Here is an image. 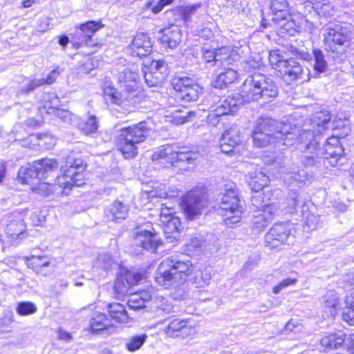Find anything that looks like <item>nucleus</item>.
Here are the masks:
<instances>
[{"label":"nucleus","instance_id":"f257e3e1","mask_svg":"<svg viewBox=\"0 0 354 354\" xmlns=\"http://www.w3.org/2000/svg\"><path fill=\"white\" fill-rule=\"evenodd\" d=\"M297 131L296 125L279 122L268 117H261L257 121L252 138L257 147H263L275 140H283L285 145H290L293 143L290 141L295 139Z\"/></svg>","mask_w":354,"mask_h":354},{"label":"nucleus","instance_id":"f03ea898","mask_svg":"<svg viewBox=\"0 0 354 354\" xmlns=\"http://www.w3.org/2000/svg\"><path fill=\"white\" fill-rule=\"evenodd\" d=\"M193 271L194 266L190 260L169 257L165 259L158 266L156 281L160 286L168 288L185 281Z\"/></svg>","mask_w":354,"mask_h":354},{"label":"nucleus","instance_id":"7ed1b4c3","mask_svg":"<svg viewBox=\"0 0 354 354\" xmlns=\"http://www.w3.org/2000/svg\"><path fill=\"white\" fill-rule=\"evenodd\" d=\"M243 99V102L258 101L261 98L268 100L278 95V89L274 82L263 74L254 73L248 75L238 93Z\"/></svg>","mask_w":354,"mask_h":354},{"label":"nucleus","instance_id":"20e7f679","mask_svg":"<svg viewBox=\"0 0 354 354\" xmlns=\"http://www.w3.org/2000/svg\"><path fill=\"white\" fill-rule=\"evenodd\" d=\"M149 131L144 121L120 129L116 145L125 158H133L138 154V145L147 139Z\"/></svg>","mask_w":354,"mask_h":354},{"label":"nucleus","instance_id":"39448f33","mask_svg":"<svg viewBox=\"0 0 354 354\" xmlns=\"http://www.w3.org/2000/svg\"><path fill=\"white\" fill-rule=\"evenodd\" d=\"M59 167L55 159L44 158L34 161L28 166H22L18 171V178L24 184L30 185L41 178H47L52 175Z\"/></svg>","mask_w":354,"mask_h":354},{"label":"nucleus","instance_id":"423d86ee","mask_svg":"<svg viewBox=\"0 0 354 354\" xmlns=\"http://www.w3.org/2000/svg\"><path fill=\"white\" fill-rule=\"evenodd\" d=\"M243 212L238 190L230 186L222 197L218 213L223 218L225 224L229 227H232L241 221Z\"/></svg>","mask_w":354,"mask_h":354},{"label":"nucleus","instance_id":"0eeeda50","mask_svg":"<svg viewBox=\"0 0 354 354\" xmlns=\"http://www.w3.org/2000/svg\"><path fill=\"white\" fill-rule=\"evenodd\" d=\"M330 115L328 111H321L317 112L312 118L310 119L309 123L304 124L301 131L298 127L297 132V139L300 140L308 141L309 139L313 140V136L317 138V140L320 141V135L325 131L330 122Z\"/></svg>","mask_w":354,"mask_h":354},{"label":"nucleus","instance_id":"6e6552de","mask_svg":"<svg viewBox=\"0 0 354 354\" xmlns=\"http://www.w3.org/2000/svg\"><path fill=\"white\" fill-rule=\"evenodd\" d=\"M324 44L328 52L339 53L350 40L347 28L338 24H329L324 29Z\"/></svg>","mask_w":354,"mask_h":354},{"label":"nucleus","instance_id":"1a4fd4ad","mask_svg":"<svg viewBox=\"0 0 354 354\" xmlns=\"http://www.w3.org/2000/svg\"><path fill=\"white\" fill-rule=\"evenodd\" d=\"M296 138L297 136H295L294 140L300 145L299 149L306 150V154L301 158V162L304 167L306 168L320 167L322 164L326 166V162L323 157V150L320 149L319 147V141L317 140V137L313 136V140L309 139L308 141H306L305 139L302 141Z\"/></svg>","mask_w":354,"mask_h":354},{"label":"nucleus","instance_id":"9d476101","mask_svg":"<svg viewBox=\"0 0 354 354\" xmlns=\"http://www.w3.org/2000/svg\"><path fill=\"white\" fill-rule=\"evenodd\" d=\"M5 233L12 240L23 239L27 235L26 225L21 213L8 214L1 221Z\"/></svg>","mask_w":354,"mask_h":354},{"label":"nucleus","instance_id":"9b49d317","mask_svg":"<svg viewBox=\"0 0 354 354\" xmlns=\"http://www.w3.org/2000/svg\"><path fill=\"white\" fill-rule=\"evenodd\" d=\"M243 104V99L238 93L227 96L220 102L215 109L210 111L207 117L208 121L212 124H216L218 122V118L219 117L234 114Z\"/></svg>","mask_w":354,"mask_h":354},{"label":"nucleus","instance_id":"f8f14e48","mask_svg":"<svg viewBox=\"0 0 354 354\" xmlns=\"http://www.w3.org/2000/svg\"><path fill=\"white\" fill-rule=\"evenodd\" d=\"M205 203L201 190L194 189L188 192L183 200V207L187 218L189 220L197 218L205 207Z\"/></svg>","mask_w":354,"mask_h":354},{"label":"nucleus","instance_id":"ddd939ff","mask_svg":"<svg viewBox=\"0 0 354 354\" xmlns=\"http://www.w3.org/2000/svg\"><path fill=\"white\" fill-rule=\"evenodd\" d=\"M256 193L251 198L252 205L258 209L254 215V224L257 228H261L272 220L274 207L264 201L261 193Z\"/></svg>","mask_w":354,"mask_h":354},{"label":"nucleus","instance_id":"4468645a","mask_svg":"<svg viewBox=\"0 0 354 354\" xmlns=\"http://www.w3.org/2000/svg\"><path fill=\"white\" fill-rule=\"evenodd\" d=\"M144 77L149 86L161 84L169 75V66L165 59L153 60L149 71L144 72Z\"/></svg>","mask_w":354,"mask_h":354},{"label":"nucleus","instance_id":"2eb2a0df","mask_svg":"<svg viewBox=\"0 0 354 354\" xmlns=\"http://www.w3.org/2000/svg\"><path fill=\"white\" fill-rule=\"evenodd\" d=\"M140 273L129 270L122 271L117 277L114 285L115 295L117 297H123L129 292L131 286L136 285L142 280Z\"/></svg>","mask_w":354,"mask_h":354},{"label":"nucleus","instance_id":"dca6fc26","mask_svg":"<svg viewBox=\"0 0 354 354\" xmlns=\"http://www.w3.org/2000/svg\"><path fill=\"white\" fill-rule=\"evenodd\" d=\"M160 244L158 234L146 230L136 232L133 239V245L140 248L137 250V253L141 252L142 250L155 252Z\"/></svg>","mask_w":354,"mask_h":354},{"label":"nucleus","instance_id":"f3484780","mask_svg":"<svg viewBox=\"0 0 354 354\" xmlns=\"http://www.w3.org/2000/svg\"><path fill=\"white\" fill-rule=\"evenodd\" d=\"M289 235L287 224H274L265 236V245L270 249L277 248L286 243Z\"/></svg>","mask_w":354,"mask_h":354},{"label":"nucleus","instance_id":"a211bd4d","mask_svg":"<svg viewBox=\"0 0 354 354\" xmlns=\"http://www.w3.org/2000/svg\"><path fill=\"white\" fill-rule=\"evenodd\" d=\"M241 138L239 130L232 127L225 131L220 139V148L223 153L227 154H236L240 152Z\"/></svg>","mask_w":354,"mask_h":354},{"label":"nucleus","instance_id":"6ab92c4d","mask_svg":"<svg viewBox=\"0 0 354 354\" xmlns=\"http://www.w3.org/2000/svg\"><path fill=\"white\" fill-rule=\"evenodd\" d=\"M152 42L149 37L142 32L138 33L128 46V50L133 57L147 56L152 51Z\"/></svg>","mask_w":354,"mask_h":354},{"label":"nucleus","instance_id":"aec40b11","mask_svg":"<svg viewBox=\"0 0 354 354\" xmlns=\"http://www.w3.org/2000/svg\"><path fill=\"white\" fill-rule=\"evenodd\" d=\"M320 149L323 150V157L325 162L326 164L329 163L332 166L337 164V158L340 157L344 152L339 139L337 136L328 138L325 145Z\"/></svg>","mask_w":354,"mask_h":354},{"label":"nucleus","instance_id":"412c9836","mask_svg":"<svg viewBox=\"0 0 354 354\" xmlns=\"http://www.w3.org/2000/svg\"><path fill=\"white\" fill-rule=\"evenodd\" d=\"M122 90L118 93L113 88H107L105 90V95L111 102L120 106H127L137 96V88L130 90L124 87H122Z\"/></svg>","mask_w":354,"mask_h":354},{"label":"nucleus","instance_id":"4be33fe9","mask_svg":"<svg viewBox=\"0 0 354 354\" xmlns=\"http://www.w3.org/2000/svg\"><path fill=\"white\" fill-rule=\"evenodd\" d=\"M285 166L279 167L280 177L288 185L297 184L300 186L311 180L313 176L304 169L295 171Z\"/></svg>","mask_w":354,"mask_h":354},{"label":"nucleus","instance_id":"5701e85b","mask_svg":"<svg viewBox=\"0 0 354 354\" xmlns=\"http://www.w3.org/2000/svg\"><path fill=\"white\" fill-rule=\"evenodd\" d=\"M198 158V152L183 148L182 150L178 151H173L170 160L172 166L179 167L181 169H187V167L185 165H194Z\"/></svg>","mask_w":354,"mask_h":354},{"label":"nucleus","instance_id":"b1692460","mask_svg":"<svg viewBox=\"0 0 354 354\" xmlns=\"http://www.w3.org/2000/svg\"><path fill=\"white\" fill-rule=\"evenodd\" d=\"M302 72L301 64L292 58L286 59L284 62L279 64V73L286 82H291L297 80Z\"/></svg>","mask_w":354,"mask_h":354},{"label":"nucleus","instance_id":"393cba45","mask_svg":"<svg viewBox=\"0 0 354 354\" xmlns=\"http://www.w3.org/2000/svg\"><path fill=\"white\" fill-rule=\"evenodd\" d=\"M113 330L111 321L104 313H94L89 322L88 330L93 334L106 333Z\"/></svg>","mask_w":354,"mask_h":354},{"label":"nucleus","instance_id":"a878e982","mask_svg":"<svg viewBox=\"0 0 354 354\" xmlns=\"http://www.w3.org/2000/svg\"><path fill=\"white\" fill-rule=\"evenodd\" d=\"M159 37L160 42L165 46L171 49L176 48L181 40V31L179 27L172 24L162 29Z\"/></svg>","mask_w":354,"mask_h":354},{"label":"nucleus","instance_id":"bb28decb","mask_svg":"<svg viewBox=\"0 0 354 354\" xmlns=\"http://www.w3.org/2000/svg\"><path fill=\"white\" fill-rule=\"evenodd\" d=\"M84 167L81 160H75L74 164L71 165L66 171V178L70 180L71 188L72 187H81L84 185Z\"/></svg>","mask_w":354,"mask_h":354},{"label":"nucleus","instance_id":"cd10ccee","mask_svg":"<svg viewBox=\"0 0 354 354\" xmlns=\"http://www.w3.org/2000/svg\"><path fill=\"white\" fill-rule=\"evenodd\" d=\"M240 59L237 51L229 46H223L216 49V66H230Z\"/></svg>","mask_w":354,"mask_h":354},{"label":"nucleus","instance_id":"c85d7f7f","mask_svg":"<svg viewBox=\"0 0 354 354\" xmlns=\"http://www.w3.org/2000/svg\"><path fill=\"white\" fill-rule=\"evenodd\" d=\"M129 214V208L123 203L116 201L105 210L106 218L109 221L118 222L125 219Z\"/></svg>","mask_w":354,"mask_h":354},{"label":"nucleus","instance_id":"c756f323","mask_svg":"<svg viewBox=\"0 0 354 354\" xmlns=\"http://www.w3.org/2000/svg\"><path fill=\"white\" fill-rule=\"evenodd\" d=\"M104 25L100 21H88L82 24L77 28L75 35L80 37L83 41L90 39L95 32L101 29Z\"/></svg>","mask_w":354,"mask_h":354},{"label":"nucleus","instance_id":"7c9ffc66","mask_svg":"<svg viewBox=\"0 0 354 354\" xmlns=\"http://www.w3.org/2000/svg\"><path fill=\"white\" fill-rule=\"evenodd\" d=\"M108 313L111 318L115 322L127 323L131 318L125 307L120 303H111L108 306Z\"/></svg>","mask_w":354,"mask_h":354},{"label":"nucleus","instance_id":"2f4dec72","mask_svg":"<svg viewBox=\"0 0 354 354\" xmlns=\"http://www.w3.org/2000/svg\"><path fill=\"white\" fill-rule=\"evenodd\" d=\"M138 79V74L132 68H125L119 74V82L121 87H124L130 90L137 88L136 81Z\"/></svg>","mask_w":354,"mask_h":354},{"label":"nucleus","instance_id":"473e14b6","mask_svg":"<svg viewBox=\"0 0 354 354\" xmlns=\"http://www.w3.org/2000/svg\"><path fill=\"white\" fill-rule=\"evenodd\" d=\"M346 335L343 331H338L324 336L321 340V345L327 349L337 348L344 342Z\"/></svg>","mask_w":354,"mask_h":354},{"label":"nucleus","instance_id":"72a5a7b5","mask_svg":"<svg viewBox=\"0 0 354 354\" xmlns=\"http://www.w3.org/2000/svg\"><path fill=\"white\" fill-rule=\"evenodd\" d=\"M50 261L46 256L32 255L27 258V266L37 274L46 275L44 268L49 266Z\"/></svg>","mask_w":354,"mask_h":354},{"label":"nucleus","instance_id":"f704fd0d","mask_svg":"<svg viewBox=\"0 0 354 354\" xmlns=\"http://www.w3.org/2000/svg\"><path fill=\"white\" fill-rule=\"evenodd\" d=\"M151 295L146 291L130 294L127 301L130 309L136 310L145 307V303L151 299Z\"/></svg>","mask_w":354,"mask_h":354},{"label":"nucleus","instance_id":"c9c22d12","mask_svg":"<svg viewBox=\"0 0 354 354\" xmlns=\"http://www.w3.org/2000/svg\"><path fill=\"white\" fill-rule=\"evenodd\" d=\"M270 10L274 17L272 20L279 23L281 20H285L288 15V3L286 0H270Z\"/></svg>","mask_w":354,"mask_h":354},{"label":"nucleus","instance_id":"e433bc0d","mask_svg":"<svg viewBox=\"0 0 354 354\" xmlns=\"http://www.w3.org/2000/svg\"><path fill=\"white\" fill-rule=\"evenodd\" d=\"M152 308L158 315H164L174 312V306L169 298L157 297L153 301Z\"/></svg>","mask_w":354,"mask_h":354},{"label":"nucleus","instance_id":"4c0bfd02","mask_svg":"<svg viewBox=\"0 0 354 354\" xmlns=\"http://www.w3.org/2000/svg\"><path fill=\"white\" fill-rule=\"evenodd\" d=\"M238 77L237 72L232 68H225L224 72H221L216 77L214 82V87L223 88L227 85L233 83Z\"/></svg>","mask_w":354,"mask_h":354},{"label":"nucleus","instance_id":"58836bf2","mask_svg":"<svg viewBox=\"0 0 354 354\" xmlns=\"http://www.w3.org/2000/svg\"><path fill=\"white\" fill-rule=\"evenodd\" d=\"M163 230L167 239H177L180 232L181 222L177 217L162 220Z\"/></svg>","mask_w":354,"mask_h":354},{"label":"nucleus","instance_id":"ea45409f","mask_svg":"<svg viewBox=\"0 0 354 354\" xmlns=\"http://www.w3.org/2000/svg\"><path fill=\"white\" fill-rule=\"evenodd\" d=\"M100 126L98 118L94 115H89L85 120H82L78 124V129L85 135H92L96 133Z\"/></svg>","mask_w":354,"mask_h":354},{"label":"nucleus","instance_id":"a19ab883","mask_svg":"<svg viewBox=\"0 0 354 354\" xmlns=\"http://www.w3.org/2000/svg\"><path fill=\"white\" fill-rule=\"evenodd\" d=\"M269 178L261 171H255L250 174V186L252 191L259 192L268 185Z\"/></svg>","mask_w":354,"mask_h":354},{"label":"nucleus","instance_id":"79ce46f5","mask_svg":"<svg viewBox=\"0 0 354 354\" xmlns=\"http://www.w3.org/2000/svg\"><path fill=\"white\" fill-rule=\"evenodd\" d=\"M46 178H40L38 181L33 183L31 190L35 194L42 196H48L55 192L56 185L50 182L43 181Z\"/></svg>","mask_w":354,"mask_h":354},{"label":"nucleus","instance_id":"37998d69","mask_svg":"<svg viewBox=\"0 0 354 354\" xmlns=\"http://www.w3.org/2000/svg\"><path fill=\"white\" fill-rule=\"evenodd\" d=\"M44 105L42 109L47 113L54 114L62 107L59 98L53 93H46L44 95Z\"/></svg>","mask_w":354,"mask_h":354},{"label":"nucleus","instance_id":"c03bdc74","mask_svg":"<svg viewBox=\"0 0 354 354\" xmlns=\"http://www.w3.org/2000/svg\"><path fill=\"white\" fill-rule=\"evenodd\" d=\"M188 323L186 319L176 318L170 321L169 324L165 328L164 332L169 337H176L180 336L182 329Z\"/></svg>","mask_w":354,"mask_h":354},{"label":"nucleus","instance_id":"a18cd8bd","mask_svg":"<svg viewBox=\"0 0 354 354\" xmlns=\"http://www.w3.org/2000/svg\"><path fill=\"white\" fill-rule=\"evenodd\" d=\"M194 281L200 287L207 286L212 279V268L203 266L196 270Z\"/></svg>","mask_w":354,"mask_h":354},{"label":"nucleus","instance_id":"49530a36","mask_svg":"<svg viewBox=\"0 0 354 354\" xmlns=\"http://www.w3.org/2000/svg\"><path fill=\"white\" fill-rule=\"evenodd\" d=\"M185 89V90H183V92L181 93L179 97L187 102L197 100L199 95L203 91V88L197 84L194 80L192 81V84H191L190 86Z\"/></svg>","mask_w":354,"mask_h":354},{"label":"nucleus","instance_id":"de8ad7c7","mask_svg":"<svg viewBox=\"0 0 354 354\" xmlns=\"http://www.w3.org/2000/svg\"><path fill=\"white\" fill-rule=\"evenodd\" d=\"M301 217L307 230H313L319 223V216L308 212V207L306 205H302Z\"/></svg>","mask_w":354,"mask_h":354},{"label":"nucleus","instance_id":"09e8293b","mask_svg":"<svg viewBox=\"0 0 354 354\" xmlns=\"http://www.w3.org/2000/svg\"><path fill=\"white\" fill-rule=\"evenodd\" d=\"M313 55L315 57V71L319 73H324L326 71L328 64L323 52L321 50L315 49L313 50Z\"/></svg>","mask_w":354,"mask_h":354},{"label":"nucleus","instance_id":"8fccbe9b","mask_svg":"<svg viewBox=\"0 0 354 354\" xmlns=\"http://www.w3.org/2000/svg\"><path fill=\"white\" fill-rule=\"evenodd\" d=\"M146 339L145 334L133 336L126 342L125 347L128 351L134 352L141 348Z\"/></svg>","mask_w":354,"mask_h":354},{"label":"nucleus","instance_id":"3c124183","mask_svg":"<svg viewBox=\"0 0 354 354\" xmlns=\"http://www.w3.org/2000/svg\"><path fill=\"white\" fill-rule=\"evenodd\" d=\"M37 306L30 301H21L17 304L16 311L21 316H27L35 313Z\"/></svg>","mask_w":354,"mask_h":354},{"label":"nucleus","instance_id":"603ef678","mask_svg":"<svg viewBox=\"0 0 354 354\" xmlns=\"http://www.w3.org/2000/svg\"><path fill=\"white\" fill-rule=\"evenodd\" d=\"M194 80L187 77H176L172 80V86L174 89L179 92V95L183 92L185 88H187L189 86L192 84Z\"/></svg>","mask_w":354,"mask_h":354},{"label":"nucleus","instance_id":"864d4df0","mask_svg":"<svg viewBox=\"0 0 354 354\" xmlns=\"http://www.w3.org/2000/svg\"><path fill=\"white\" fill-rule=\"evenodd\" d=\"M38 145L46 149H52L56 144L57 139L55 137L49 133H38L37 134Z\"/></svg>","mask_w":354,"mask_h":354},{"label":"nucleus","instance_id":"5fc2aeb1","mask_svg":"<svg viewBox=\"0 0 354 354\" xmlns=\"http://www.w3.org/2000/svg\"><path fill=\"white\" fill-rule=\"evenodd\" d=\"M173 153V149L171 147H166L158 149L153 152L151 156V159L153 161H160L161 160L165 159L166 162H170V156Z\"/></svg>","mask_w":354,"mask_h":354},{"label":"nucleus","instance_id":"6e6d98bb","mask_svg":"<svg viewBox=\"0 0 354 354\" xmlns=\"http://www.w3.org/2000/svg\"><path fill=\"white\" fill-rule=\"evenodd\" d=\"M313 9L321 17H329L333 15V10L329 3L317 2L313 3Z\"/></svg>","mask_w":354,"mask_h":354},{"label":"nucleus","instance_id":"4d7b16f0","mask_svg":"<svg viewBox=\"0 0 354 354\" xmlns=\"http://www.w3.org/2000/svg\"><path fill=\"white\" fill-rule=\"evenodd\" d=\"M199 7V4L187 6L180 8L178 12L182 19L187 23L190 20L192 15L195 14Z\"/></svg>","mask_w":354,"mask_h":354},{"label":"nucleus","instance_id":"13d9d810","mask_svg":"<svg viewBox=\"0 0 354 354\" xmlns=\"http://www.w3.org/2000/svg\"><path fill=\"white\" fill-rule=\"evenodd\" d=\"M194 112L190 111L176 110L174 113L173 120L176 124H182L188 121V118L194 115Z\"/></svg>","mask_w":354,"mask_h":354},{"label":"nucleus","instance_id":"bf43d9fd","mask_svg":"<svg viewBox=\"0 0 354 354\" xmlns=\"http://www.w3.org/2000/svg\"><path fill=\"white\" fill-rule=\"evenodd\" d=\"M286 59H283V56L279 54V50H272L269 55V62L272 65V68L278 72L279 71V64L284 62Z\"/></svg>","mask_w":354,"mask_h":354},{"label":"nucleus","instance_id":"052dcab7","mask_svg":"<svg viewBox=\"0 0 354 354\" xmlns=\"http://www.w3.org/2000/svg\"><path fill=\"white\" fill-rule=\"evenodd\" d=\"M203 58L206 63L216 66V49H209L205 47L202 48Z\"/></svg>","mask_w":354,"mask_h":354},{"label":"nucleus","instance_id":"680f3d73","mask_svg":"<svg viewBox=\"0 0 354 354\" xmlns=\"http://www.w3.org/2000/svg\"><path fill=\"white\" fill-rule=\"evenodd\" d=\"M97 66V61L94 57H87L86 61L80 66V73L88 74Z\"/></svg>","mask_w":354,"mask_h":354},{"label":"nucleus","instance_id":"e2e57ef3","mask_svg":"<svg viewBox=\"0 0 354 354\" xmlns=\"http://www.w3.org/2000/svg\"><path fill=\"white\" fill-rule=\"evenodd\" d=\"M44 85V78L33 79L30 81L25 86H24L20 92L22 93H28L35 88Z\"/></svg>","mask_w":354,"mask_h":354},{"label":"nucleus","instance_id":"0e129e2a","mask_svg":"<svg viewBox=\"0 0 354 354\" xmlns=\"http://www.w3.org/2000/svg\"><path fill=\"white\" fill-rule=\"evenodd\" d=\"M297 281V279L287 278L282 280L279 284L274 286L272 292L274 294H279L282 290L295 285Z\"/></svg>","mask_w":354,"mask_h":354},{"label":"nucleus","instance_id":"69168bd1","mask_svg":"<svg viewBox=\"0 0 354 354\" xmlns=\"http://www.w3.org/2000/svg\"><path fill=\"white\" fill-rule=\"evenodd\" d=\"M112 263L113 261L110 255L108 254H102L99 255L96 264L97 266L106 270L110 268Z\"/></svg>","mask_w":354,"mask_h":354},{"label":"nucleus","instance_id":"338daca9","mask_svg":"<svg viewBox=\"0 0 354 354\" xmlns=\"http://www.w3.org/2000/svg\"><path fill=\"white\" fill-rule=\"evenodd\" d=\"M299 202V195L297 193H293L290 198L287 199V205L288 210L290 214L296 211V207Z\"/></svg>","mask_w":354,"mask_h":354},{"label":"nucleus","instance_id":"774afa93","mask_svg":"<svg viewBox=\"0 0 354 354\" xmlns=\"http://www.w3.org/2000/svg\"><path fill=\"white\" fill-rule=\"evenodd\" d=\"M338 302L335 294L333 291L327 292L324 296V303L326 307L334 308L337 306Z\"/></svg>","mask_w":354,"mask_h":354}]
</instances>
